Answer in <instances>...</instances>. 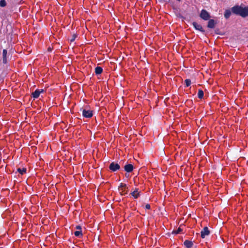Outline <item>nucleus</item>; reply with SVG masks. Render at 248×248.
Here are the masks:
<instances>
[{"mask_svg":"<svg viewBox=\"0 0 248 248\" xmlns=\"http://www.w3.org/2000/svg\"><path fill=\"white\" fill-rule=\"evenodd\" d=\"M184 245L186 246V248H191L193 245V242L191 241L186 240L184 242Z\"/></svg>","mask_w":248,"mask_h":248,"instance_id":"obj_12","label":"nucleus"},{"mask_svg":"<svg viewBox=\"0 0 248 248\" xmlns=\"http://www.w3.org/2000/svg\"><path fill=\"white\" fill-rule=\"evenodd\" d=\"M182 231V230L180 228H178L175 231H173L172 232V233H174L175 234H179L180 233V232Z\"/></svg>","mask_w":248,"mask_h":248,"instance_id":"obj_23","label":"nucleus"},{"mask_svg":"<svg viewBox=\"0 0 248 248\" xmlns=\"http://www.w3.org/2000/svg\"><path fill=\"white\" fill-rule=\"evenodd\" d=\"M201 18L204 21H207L211 18L210 14L205 9H202L199 15Z\"/></svg>","mask_w":248,"mask_h":248,"instance_id":"obj_2","label":"nucleus"},{"mask_svg":"<svg viewBox=\"0 0 248 248\" xmlns=\"http://www.w3.org/2000/svg\"><path fill=\"white\" fill-rule=\"evenodd\" d=\"M7 50L6 49H3L2 50V62L3 64H6L7 62Z\"/></svg>","mask_w":248,"mask_h":248,"instance_id":"obj_11","label":"nucleus"},{"mask_svg":"<svg viewBox=\"0 0 248 248\" xmlns=\"http://www.w3.org/2000/svg\"><path fill=\"white\" fill-rule=\"evenodd\" d=\"M74 235L80 238L82 236V231H76L74 232Z\"/></svg>","mask_w":248,"mask_h":248,"instance_id":"obj_16","label":"nucleus"},{"mask_svg":"<svg viewBox=\"0 0 248 248\" xmlns=\"http://www.w3.org/2000/svg\"><path fill=\"white\" fill-rule=\"evenodd\" d=\"M39 91L40 92V94L44 92V89H39Z\"/></svg>","mask_w":248,"mask_h":248,"instance_id":"obj_28","label":"nucleus"},{"mask_svg":"<svg viewBox=\"0 0 248 248\" xmlns=\"http://www.w3.org/2000/svg\"><path fill=\"white\" fill-rule=\"evenodd\" d=\"M159 1L160 2H166V3H169L170 1V0H159Z\"/></svg>","mask_w":248,"mask_h":248,"instance_id":"obj_25","label":"nucleus"},{"mask_svg":"<svg viewBox=\"0 0 248 248\" xmlns=\"http://www.w3.org/2000/svg\"><path fill=\"white\" fill-rule=\"evenodd\" d=\"M7 3L5 0H0V6L4 7L6 6Z\"/></svg>","mask_w":248,"mask_h":248,"instance_id":"obj_21","label":"nucleus"},{"mask_svg":"<svg viewBox=\"0 0 248 248\" xmlns=\"http://www.w3.org/2000/svg\"><path fill=\"white\" fill-rule=\"evenodd\" d=\"M134 167L133 165L131 163H126L124 166V169L127 173H130L134 170Z\"/></svg>","mask_w":248,"mask_h":248,"instance_id":"obj_6","label":"nucleus"},{"mask_svg":"<svg viewBox=\"0 0 248 248\" xmlns=\"http://www.w3.org/2000/svg\"><path fill=\"white\" fill-rule=\"evenodd\" d=\"M129 176V174H127V173L125 174V177L128 178Z\"/></svg>","mask_w":248,"mask_h":248,"instance_id":"obj_29","label":"nucleus"},{"mask_svg":"<svg viewBox=\"0 0 248 248\" xmlns=\"http://www.w3.org/2000/svg\"><path fill=\"white\" fill-rule=\"evenodd\" d=\"M194 28L197 31H201L203 34L205 33V31L203 29L202 26L200 24H198L196 22L194 21L192 23Z\"/></svg>","mask_w":248,"mask_h":248,"instance_id":"obj_5","label":"nucleus"},{"mask_svg":"<svg viewBox=\"0 0 248 248\" xmlns=\"http://www.w3.org/2000/svg\"><path fill=\"white\" fill-rule=\"evenodd\" d=\"M176 16H177L178 17H179V18H180L182 19V20H184V19H186V18H185V17H184V16L182 14H180V13H179V14H177V15H176Z\"/></svg>","mask_w":248,"mask_h":248,"instance_id":"obj_24","label":"nucleus"},{"mask_svg":"<svg viewBox=\"0 0 248 248\" xmlns=\"http://www.w3.org/2000/svg\"><path fill=\"white\" fill-rule=\"evenodd\" d=\"M120 190H122L121 192H120V194L121 195H125L128 193V188H122Z\"/></svg>","mask_w":248,"mask_h":248,"instance_id":"obj_20","label":"nucleus"},{"mask_svg":"<svg viewBox=\"0 0 248 248\" xmlns=\"http://www.w3.org/2000/svg\"><path fill=\"white\" fill-rule=\"evenodd\" d=\"M103 72V68L100 66H97L95 68V73L96 75L101 74Z\"/></svg>","mask_w":248,"mask_h":248,"instance_id":"obj_14","label":"nucleus"},{"mask_svg":"<svg viewBox=\"0 0 248 248\" xmlns=\"http://www.w3.org/2000/svg\"><path fill=\"white\" fill-rule=\"evenodd\" d=\"M123 188H124V189L128 188V186L126 184L121 183L118 187V189L120 190L121 188L123 189Z\"/></svg>","mask_w":248,"mask_h":248,"instance_id":"obj_18","label":"nucleus"},{"mask_svg":"<svg viewBox=\"0 0 248 248\" xmlns=\"http://www.w3.org/2000/svg\"><path fill=\"white\" fill-rule=\"evenodd\" d=\"M204 93L202 89H199L198 92V97L202 99L203 97Z\"/></svg>","mask_w":248,"mask_h":248,"instance_id":"obj_17","label":"nucleus"},{"mask_svg":"<svg viewBox=\"0 0 248 248\" xmlns=\"http://www.w3.org/2000/svg\"><path fill=\"white\" fill-rule=\"evenodd\" d=\"M82 110V116L84 118H90L93 116V111L90 109H80Z\"/></svg>","mask_w":248,"mask_h":248,"instance_id":"obj_4","label":"nucleus"},{"mask_svg":"<svg viewBox=\"0 0 248 248\" xmlns=\"http://www.w3.org/2000/svg\"><path fill=\"white\" fill-rule=\"evenodd\" d=\"M232 14V7L230 9H227L225 10L224 16L225 19H227L230 17Z\"/></svg>","mask_w":248,"mask_h":248,"instance_id":"obj_10","label":"nucleus"},{"mask_svg":"<svg viewBox=\"0 0 248 248\" xmlns=\"http://www.w3.org/2000/svg\"><path fill=\"white\" fill-rule=\"evenodd\" d=\"M48 50H50V51L51 50L50 48H48Z\"/></svg>","mask_w":248,"mask_h":248,"instance_id":"obj_30","label":"nucleus"},{"mask_svg":"<svg viewBox=\"0 0 248 248\" xmlns=\"http://www.w3.org/2000/svg\"><path fill=\"white\" fill-rule=\"evenodd\" d=\"M232 14L238 16L242 18L248 16V6L243 4H236L232 7Z\"/></svg>","mask_w":248,"mask_h":248,"instance_id":"obj_1","label":"nucleus"},{"mask_svg":"<svg viewBox=\"0 0 248 248\" xmlns=\"http://www.w3.org/2000/svg\"><path fill=\"white\" fill-rule=\"evenodd\" d=\"M185 86L186 87H188L191 85V81L190 79L187 78L185 80Z\"/></svg>","mask_w":248,"mask_h":248,"instance_id":"obj_19","label":"nucleus"},{"mask_svg":"<svg viewBox=\"0 0 248 248\" xmlns=\"http://www.w3.org/2000/svg\"><path fill=\"white\" fill-rule=\"evenodd\" d=\"M76 229L77 230H78V231H80V230H81V229H82V228H81V226H80V225H77V226H76Z\"/></svg>","mask_w":248,"mask_h":248,"instance_id":"obj_27","label":"nucleus"},{"mask_svg":"<svg viewBox=\"0 0 248 248\" xmlns=\"http://www.w3.org/2000/svg\"><path fill=\"white\" fill-rule=\"evenodd\" d=\"M77 36H78L77 33H74L72 35L71 39H70V43L73 42L75 40V39L77 37Z\"/></svg>","mask_w":248,"mask_h":248,"instance_id":"obj_22","label":"nucleus"},{"mask_svg":"<svg viewBox=\"0 0 248 248\" xmlns=\"http://www.w3.org/2000/svg\"><path fill=\"white\" fill-rule=\"evenodd\" d=\"M40 92L39 91V89H36L31 94L32 97L35 99H37L39 97Z\"/></svg>","mask_w":248,"mask_h":248,"instance_id":"obj_13","label":"nucleus"},{"mask_svg":"<svg viewBox=\"0 0 248 248\" xmlns=\"http://www.w3.org/2000/svg\"><path fill=\"white\" fill-rule=\"evenodd\" d=\"M145 209H150L151 208V206L149 204H146L145 205Z\"/></svg>","mask_w":248,"mask_h":248,"instance_id":"obj_26","label":"nucleus"},{"mask_svg":"<svg viewBox=\"0 0 248 248\" xmlns=\"http://www.w3.org/2000/svg\"><path fill=\"white\" fill-rule=\"evenodd\" d=\"M109 169L111 172H116L121 170V168L119 163L113 161L110 163Z\"/></svg>","mask_w":248,"mask_h":248,"instance_id":"obj_3","label":"nucleus"},{"mask_svg":"<svg viewBox=\"0 0 248 248\" xmlns=\"http://www.w3.org/2000/svg\"><path fill=\"white\" fill-rule=\"evenodd\" d=\"M207 21H208L207 23V27L209 29H214L216 24H217V21L214 19L210 18H209V19Z\"/></svg>","mask_w":248,"mask_h":248,"instance_id":"obj_8","label":"nucleus"},{"mask_svg":"<svg viewBox=\"0 0 248 248\" xmlns=\"http://www.w3.org/2000/svg\"><path fill=\"white\" fill-rule=\"evenodd\" d=\"M130 195H131L134 199H138L141 195L140 191H139V188H136L135 190L132 192Z\"/></svg>","mask_w":248,"mask_h":248,"instance_id":"obj_9","label":"nucleus"},{"mask_svg":"<svg viewBox=\"0 0 248 248\" xmlns=\"http://www.w3.org/2000/svg\"><path fill=\"white\" fill-rule=\"evenodd\" d=\"M17 172H18L21 175H23L26 173L27 169L26 168H19L17 169Z\"/></svg>","mask_w":248,"mask_h":248,"instance_id":"obj_15","label":"nucleus"},{"mask_svg":"<svg viewBox=\"0 0 248 248\" xmlns=\"http://www.w3.org/2000/svg\"><path fill=\"white\" fill-rule=\"evenodd\" d=\"M210 234V231L207 226L204 227L201 232V236L202 238H204L206 236Z\"/></svg>","mask_w":248,"mask_h":248,"instance_id":"obj_7","label":"nucleus"}]
</instances>
